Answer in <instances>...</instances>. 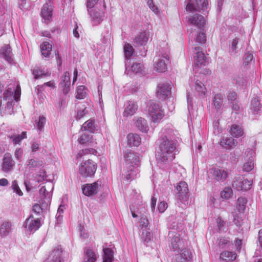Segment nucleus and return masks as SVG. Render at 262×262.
Here are the masks:
<instances>
[{
	"label": "nucleus",
	"mask_w": 262,
	"mask_h": 262,
	"mask_svg": "<svg viewBox=\"0 0 262 262\" xmlns=\"http://www.w3.org/2000/svg\"><path fill=\"white\" fill-rule=\"evenodd\" d=\"M247 200L245 198H239L236 202V208L239 212H243L246 208Z\"/></svg>",
	"instance_id": "obj_44"
},
{
	"label": "nucleus",
	"mask_w": 262,
	"mask_h": 262,
	"mask_svg": "<svg viewBox=\"0 0 262 262\" xmlns=\"http://www.w3.org/2000/svg\"><path fill=\"white\" fill-rule=\"evenodd\" d=\"M103 262H112L113 258V251L110 248L103 249Z\"/></svg>",
	"instance_id": "obj_46"
},
{
	"label": "nucleus",
	"mask_w": 262,
	"mask_h": 262,
	"mask_svg": "<svg viewBox=\"0 0 262 262\" xmlns=\"http://www.w3.org/2000/svg\"><path fill=\"white\" fill-rule=\"evenodd\" d=\"M188 22L197 27L200 30L204 27L205 23V18L201 15L196 14L188 19Z\"/></svg>",
	"instance_id": "obj_21"
},
{
	"label": "nucleus",
	"mask_w": 262,
	"mask_h": 262,
	"mask_svg": "<svg viewBox=\"0 0 262 262\" xmlns=\"http://www.w3.org/2000/svg\"><path fill=\"white\" fill-rule=\"evenodd\" d=\"M163 137L161 140H176L175 139V134L172 129L170 128H166L163 129L161 132Z\"/></svg>",
	"instance_id": "obj_36"
},
{
	"label": "nucleus",
	"mask_w": 262,
	"mask_h": 262,
	"mask_svg": "<svg viewBox=\"0 0 262 262\" xmlns=\"http://www.w3.org/2000/svg\"><path fill=\"white\" fill-rule=\"evenodd\" d=\"M252 181H249L243 177H238L233 182L232 186L238 191H247L250 189Z\"/></svg>",
	"instance_id": "obj_10"
},
{
	"label": "nucleus",
	"mask_w": 262,
	"mask_h": 262,
	"mask_svg": "<svg viewBox=\"0 0 262 262\" xmlns=\"http://www.w3.org/2000/svg\"><path fill=\"white\" fill-rule=\"evenodd\" d=\"M236 257L235 253L230 251H225L220 254V258L223 260H233Z\"/></svg>",
	"instance_id": "obj_45"
},
{
	"label": "nucleus",
	"mask_w": 262,
	"mask_h": 262,
	"mask_svg": "<svg viewBox=\"0 0 262 262\" xmlns=\"http://www.w3.org/2000/svg\"><path fill=\"white\" fill-rule=\"evenodd\" d=\"M52 45L49 41H45L40 45L41 55L45 57H48L51 54Z\"/></svg>",
	"instance_id": "obj_32"
},
{
	"label": "nucleus",
	"mask_w": 262,
	"mask_h": 262,
	"mask_svg": "<svg viewBox=\"0 0 262 262\" xmlns=\"http://www.w3.org/2000/svg\"><path fill=\"white\" fill-rule=\"evenodd\" d=\"M238 144L237 141L232 137H223L220 142V145L226 149L235 148Z\"/></svg>",
	"instance_id": "obj_20"
},
{
	"label": "nucleus",
	"mask_w": 262,
	"mask_h": 262,
	"mask_svg": "<svg viewBox=\"0 0 262 262\" xmlns=\"http://www.w3.org/2000/svg\"><path fill=\"white\" fill-rule=\"evenodd\" d=\"M136 201H133L132 204L130 205V210L132 213V215L134 218L137 217L138 215L136 212L140 214L141 212L139 211V207L142 204V198L140 195H136Z\"/></svg>",
	"instance_id": "obj_22"
},
{
	"label": "nucleus",
	"mask_w": 262,
	"mask_h": 262,
	"mask_svg": "<svg viewBox=\"0 0 262 262\" xmlns=\"http://www.w3.org/2000/svg\"><path fill=\"white\" fill-rule=\"evenodd\" d=\"M88 113V110L85 104H83L81 107H79L77 111V114L76 117L77 120L82 118L86 114Z\"/></svg>",
	"instance_id": "obj_51"
},
{
	"label": "nucleus",
	"mask_w": 262,
	"mask_h": 262,
	"mask_svg": "<svg viewBox=\"0 0 262 262\" xmlns=\"http://www.w3.org/2000/svg\"><path fill=\"white\" fill-rule=\"evenodd\" d=\"M195 88L199 95H202L205 94V88L204 85L199 81H196L195 83Z\"/></svg>",
	"instance_id": "obj_54"
},
{
	"label": "nucleus",
	"mask_w": 262,
	"mask_h": 262,
	"mask_svg": "<svg viewBox=\"0 0 262 262\" xmlns=\"http://www.w3.org/2000/svg\"><path fill=\"white\" fill-rule=\"evenodd\" d=\"M139 173V167H132L129 168L124 166V179L127 181H131L138 177Z\"/></svg>",
	"instance_id": "obj_18"
},
{
	"label": "nucleus",
	"mask_w": 262,
	"mask_h": 262,
	"mask_svg": "<svg viewBox=\"0 0 262 262\" xmlns=\"http://www.w3.org/2000/svg\"><path fill=\"white\" fill-rule=\"evenodd\" d=\"M209 173L216 181L224 182L228 177L227 170L220 167H213L209 169Z\"/></svg>",
	"instance_id": "obj_8"
},
{
	"label": "nucleus",
	"mask_w": 262,
	"mask_h": 262,
	"mask_svg": "<svg viewBox=\"0 0 262 262\" xmlns=\"http://www.w3.org/2000/svg\"><path fill=\"white\" fill-rule=\"evenodd\" d=\"M151 238V233L147 230H143L142 233V239L145 243H148Z\"/></svg>",
	"instance_id": "obj_57"
},
{
	"label": "nucleus",
	"mask_w": 262,
	"mask_h": 262,
	"mask_svg": "<svg viewBox=\"0 0 262 262\" xmlns=\"http://www.w3.org/2000/svg\"><path fill=\"white\" fill-rule=\"evenodd\" d=\"M171 84L170 82L161 83L157 88V96L161 99H165L170 95Z\"/></svg>",
	"instance_id": "obj_14"
},
{
	"label": "nucleus",
	"mask_w": 262,
	"mask_h": 262,
	"mask_svg": "<svg viewBox=\"0 0 262 262\" xmlns=\"http://www.w3.org/2000/svg\"><path fill=\"white\" fill-rule=\"evenodd\" d=\"M87 94V89L84 85H80L76 89V98L78 99L84 98Z\"/></svg>",
	"instance_id": "obj_43"
},
{
	"label": "nucleus",
	"mask_w": 262,
	"mask_h": 262,
	"mask_svg": "<svg viewBox=\"0 0 262 262\" xmlns=\"http://www.w3.org/2000/svg\"><path fill=\"white\" fill-rule=\"evenodd\" d=\"M89 14L91 18V20L94 25H97L101 23L103 20V12L102 11H97L95 10H89Z\"/></svg>",
	"instance_id": "obj_24"
},
{
	"label": "nucleus",
	"mask_w": 262,
	"mask_h": 262,
	"mask_svg": "<svg viewBox=\"0 0 262 262\" xmlns=\"http://www.w3.org/2000/svg\"><path fill=\"white\" fill-rule=\"evenodd\" d=\"M96 257L95 253L90 249H87L85 252V256L82 262H95Z\"/></svg>",
	"instance_id": "obj_42"
},
{
	"label": "nucleus",
	"mask_w": 262,
	"mask_h": 262,
	"mask_svg": "<svg viewBox=\"0 0 262 262\" xmlns=\"http://www.w3.org/2000/svg\"><path fill=\"white\" fill-rule=\"evenodd\" d=\"M15 161L10 153H6L4 155L2 164V169L6 173L11 172L15 166Z\"/></svg>",
	"instance_id": "obj_13"
},
{
	"label": "nucleus",
	"mask_w": 262,
	"mask_h": 262,
	"mask_svg": "<svg viewBox=\"0 0 262 262\" xmlns=\"http://www.w3.org/2000/svg\"><path fill=\"white\" fill-rule=\"evenodd\" d=\"M78 142L80 144H89L92 142V136L90 134L84 133L78 139Z\"/></svg>",
	"instance_id": "obj_40"
},
{
	"label": "nucleus",
	"mask_w": 262,
	"mask_h": 262,
	"mask_svg": "<svg viewBox=\"0 0 262 262\" xmlns=\"http://www.w3.org/2000/svg\"><path fill=\"white\" fill-rule=\"evenodd\" d=\"M261 108L259 99L258 97L254 98L251 103L250 110L253 113H257Z\"/></svg>",
	"instance_id": "obj_41"
},
{
	"label": "nucleus",
	"mask_w": 262,
	"mask_h": 262,
	"mask_svg": "<svg viewBox=\"0 0 262 262\" xmlns=\"http://www.w3.org/2000/svg\"><path fill=\"white\" fill-rule=\"evenodd\" d=\"M136 127L143 133H146L148 130V126L146 120L142 118H138L135 122Z\"/></svg>",
	"instance_id": "obj_35"
},
{
	"label": "nucleus",
	"mask_w": 262,
	"mask_h": 262,
	"mask_svg": "<svg viewBox=\"0 0 262 262\" xmlns=\"http://www.w3.org/2000/svg\"><path fill=\"white\" fill-rule=\"evenodd\" d=\"M96 130V125L95 122L92 119H90L85 122L81 127L80 130L89 131L91 133H94Z\"/></svg>",
	"instance_id": "obj_34"
},
{
	"label": "nucleus",
	"mask_w": 262,
	"mask_h": 262,
	"mask_svg": "<svg viewBox=\"0 0 262 262\" xmlns=\"http://www.w3.org/2000/svg\"><path fill=\"white\" fill-rule=\"evenodd\" d=\"M148 37V32H142L135 38L134 42L137 45L144 46L147 43Z\"/></svg>",
	"instance_id": "obj_29"
},
{
	"label": "nucleus",
	"mask_w": 262,
	"mask_h": 262,
	"mask_svg": "<svg viewBox=\"0 0 262 262\" xmlns=\"http://www.w3.org/2000/svg\"><path fill=\"white\" fill-rule=\"evenodd\" d=\"M224 97V96L222 94H216L214 96L212 103L217 111L220 110L222 108Z\"/></svg>",
	"instance_id": "obj_33"
},
{
	"label": "nucleus",
	"mask_w": 262,
	"mask_h": 262,
	"mask_svg": "<svg viewBox=\"0 0 262 262\" xmlns=\"http://www.w3.org/2000/svg\"><path fill=\"white\" fill-rule=\"evenodd\" d=\"M237 95L235 92H229L227 95V99L232 103L236 99Z\"/></svg>",
	"instance_id": "obj_63"
},
{
	"label": "nucleus",
	"mask_w": 262,
	"mask_h": 262,
	"mask_svg": "<svg viewBox=\"0 0 262 262\" xmlns=\"http://www.w3.org/2000/svg\"><path fill=\"white\" fill-rule=\"evenodd\" d=\"M62 253L61 248L57 247L54 249L50 254L48 262H61V256Z\"/></svg>",
	"instance_id": "obj_27"
},
{
	"label": "nucleus",
	"mask_w": 262,
	"mask_h": 262,
	"mask_svg": "<svg viewBox=\"0 0 262 262\" xmlns=\"http://www.w3.org/2000/svg\"><path fill=\"white\" fill-rule=\"evenodd\" d=\"M189 38H194L195 41L200 44L204 43L206 41L205 34L201 31L196 35L194 34V32H191L189 34Z\"/></svg>",
	"instance_id": "obj_38"
},
{
	"label": "nucleus",
	"mask_w": 262,
	"mask_h": 262,
	"mask_svg": "<svg viewBox=\"0 0 262 262\" xmlns=\"http://www.w3.org/2000/svg\"><path fill=\"white\" fill-rule=\"evenodd\" d=\"M125 167H139L140 165L139 157L138 154L132 152L130 150H126L124 155Z\"/></svg>",
	"instance_id": "obj_7"
},
{
	"label": "nucleus",
	"mask_w": 262,
	"mask_h": 262,
	"mask_svg": "<svg viewBox=\"0 0 262 262\" xmlns=\"http://www.w3.org/2000/svg\"><path fill=\"white\" fill-rule=\"evenodd\" d=\"M23 154V149L20 148H17L14 151V157L17 160H20Z\"/></svg>",
	"instance_id": "obj_62"
},
{
	"label": "nucleus",
	"mask_w": 262,
	"mask_h": 262,
	"mask_svg": "<svg viewBox=\"0 0 262 262\" xmlns=\"http://www.w3.org/2000/svg\"><path fill=\"white\" fill-rule=\"evenodd\" d=\"M53 6L51 0L45 4L41 10V16L45 21H48L51 19L52 16Z\"/></svg>",
	"instance_id": "obj_19"
},
{
	"label": "nucleus",
	"mask_w": 262,
	"mask_h": 262,
	"mask_svg": "<svg viewBox=\"0 0 262 262\" xmlns=\"http://www.w3.org/2000/svg\"><path fill=\"white\" fill-rule=\"evenodd\" d=\"M229 132L232 137L236 138L241 137L244 135L243 127L241 125L235 124L230 126Z\"/></svg>",
	"instance_id": "obj_26"
},
{
	"label": "nucleus",
	"mask_w": 262,
	"mask_h": 262,
	"mask_svg": "<svg viewBox=\"0 0 262 262\" xmlns=\"http://www.w3.org/2000/svg\"><path fill=\"white\" fill-rule=\"evenodd\" d=\"M130 68L133 72L141 73L144 69V66L140 63H135L132 64Z\"/></svg>",
	"instance_id": "obj_55"
},
{
	"label": "nucleus",
	"mask_w": 262,
	"mask_h": 262,
	"mask_svg": "<svg viewBox=\"0 0 262 262\" xmlns=\"http://www.w3.org/2000/svg\"><path fill=\"white\" fill-rule=\"evenodd\" d=\"M101 183L99 181L92 184H86L83 186L82 190L83 193L86 196H92L96 194L98 191Z\"/></svg>",
	"instance_id": "obj_15"
},
{
	"label": "nucleus",
	"mask_w": 262,
	"mask_h": 262,
	"mask_svg": "<svg viewBox=\"0 0 262 262\" xmlns=\"http://www.w3.org/2000/svg\"><path fill=\"white\" fill-rule=\"evenodd\" d=\"M96 169V164L91 160L83 161L79 166V173L83 178L94 176Z\"/></svg>",
	"instance_id": "obj_3"
},
{
	"label": "nucleus",
	"mask_w": 262,
	"mask_h": 262,
	"mask_svg": "<svg viewBox=\"0 0 262 262\" xmlns=\"http://www.w3.org/2000/svg\"><path fill=\"white\" fill-rule=\"evenodd\" d=\"M11 187L13 190V191L17 193L18 195L20 196L23 195V193L20 189L16 181L14 180L12 182Z\"/></svg>",
	"instance_id": "obj_59"
},
{
	"label": "nucleus",
	"mask_w": 262,
	"mask_h": 262,
	"mask_svg": "<svg viewBox=\"0 0 262 262\" xmlns=\"http://www.w3.org/2000/svg\"><path fill=\"white\" fill-rule=\"evenodd\" d=\"M0 57L4 58L9 63L13 61L12 50L8 45L3 46L0 51Z\"/></svg>",
	"instance_id": "obj_25"
},
{
	"label": "nucleus",
	"mask_w": 262,
	"mask_h": 262,
	"mask_svg": "<svg viewBox=\"0 0 262 262\" xmlns=\"http://www.w3.org/2000/svg\"><path fill=\"white\" fill-rule=\"evenodd\" d=\"M176 198L181 201H186L188 198V188L187 184L184 181L180 182L176 187Z\"/></svg>",
	"instance_id": "obj_9"
},
{
	"label": "nucleus",
	"mask_w": 262,
	"mask_h": 262,
	"mask_svg": "<svg viewBox=\"0 0 262 262\" xmlns=\"http://www.w3.org/2000/svg\"><path fill=\"white\" fill-rule=\"evenodd\" d=\"M127 143L130 146H138L141 142L140 137L135 134H129L127 136Z\"/></svg>",
	"instance_id": "obj_31"
},
{
	"label": "nucleus",
	"mask_w": 262,
	"mask_h": 262,
	"mask_svg": "<svg viewBox=\"0 0 262 262\" xmlns=\"http://www.w3.org/2000/svg\"><path fill=\"white\" fill-rule=\"evenodd\" d=\"M123 50L125 59L129 60L134 53L133 47L129 43H125L124 45Z\"/></svg>",
	"instance_id": "obj_39"
},
{
	"label": "nucleus",
	"mask_w": 262,
	"mask_h": 262,
	"mask_svg": "<svg viewBox=\"0 0 262 262\" xmlns=\"http://www.w3.org/2000/svg\"><path fill=\"white\" fill-rule=\"evenodd\" d=\"M238 42V39L237 37L233 39L231 42L229 48V52L231 55H234L237 53V45Z\"/></svg>",
	"instance_id": "obj_49"
},
{
	"label": "nucleus",
	"mask_w": 262,
	"mask_h": 262,
	"mask_svg": "<svg viewBox=\"0 0 262 262\" xmlns=\"http://www.w3.org/2000/svg\"><path fill=\"white\" fill-rule=\"evenodd\" d=\"M70 83L71 82L69 73L68 72H66L63 75L60 83L61 86L63 88V93L65 95L67 94L69 91Z\"/></svg>",
	"instance_id": "obj_28"
},
{
	"label": "nucleus",
	"mask_w": 262,
	"mask_h": 262,
	"mask_svg": "<svg viewBox=\"0 0 262 262\" xmlns=\"http://www.w3.org/2000/svg\"><path fill=\"white\" fill-rule=\"evenodd\" d=\"M97 152V151L94 148H86L84 149L80 150L77 156L78 158H80L84 155L88 154H93L95 155Z\"/></svg>",
	"instance_id": "obj_52"
},
{
	"label": "nucleus",
	"mask_w": 262,
	"mask_h": 262,
	"mask_svg": "<svg viewBox=\"0 0 262 262\" xmlns=\"http://www.w3.org/2000/svg\"><path fill=\"white\" fill-rule=\"evenodd\" d=\"M209 4L208 0H190L186 5V10L190 12H193L199 10L203 12L207 10Z\"/></svg>",
	"instance_id": "obj_5"
},
{
	"label": "nucleus",
	"mask_w": 262,
	"mask_h": 262,
	"mask_svg": "<svg viewBox=\"0 0 262 262\" xmlns=\"http://www.w3.org/2000/svg\"><path fill=\"white\" fill-rule=\"evenodd\" d=\"M13 94V90L11 88H8L4 93V98L5 100L9 99H12Z\"/></svg>",
	"instance_id": "obj_61"
},
{
	"label": "nucleus",
	"mask_w": 262,
	"mask_h": 262,
	"mask_svg": "<svg viewBox=\"0 0 262 262\" xmlns=\"http://www.w3.org/2000/svg\"><path fill=\"white\" fill-rule=\"evenodd\" d=\"M46 118L43 116H40L39 118V120L37 123V129L39 131L42 130V129L43 128L44 125L46 123Z\"/></svg>",
	"instance_id": "obj_58"
},
{
	"label": "nucleus",
	"mask_w": 262,
	"mask_h": 262,
	"mask_svg": "<svg viewBox=\"0 0 262 262\" xmlns=\"http://www.w3.org/2000/svg\"><path fill=\"white\" fill-rule=\"evenodd\" d=\"M148 114L152 121L159 122L164 116V112L158 103L151 102L148 106Z\"/></svg>",
	"instance_id": "obj_6"
},
{
	"label": "nucleus",
	"mask_w": 262,
	"mask_h": 262,
	"mask_svg": "<svg viewBox=\"0 0 262 262\" xmlns=\"http://www.w3.org/2000/svg\"><path fill=\"white\" fill-rule=\"evenodd\" d=\"M168 50H160L154 58L155 68L157 71L164 72L167 69V66L169 62Z\"/></svg>",
	"instance_id": "obj_2"
},
{
	"label": "nucleus",
	"mask_w": 262,
	"mask_h": 262,
	"mask_svg": "<svg viewBox=\"0 0 262 262\" xmlns=\"http://www.w3.org/2000/svg\"><path fill=\"white\" fill-rule=\"evenodd\" d=\"M41 205L38 204H35L32 207V211L38 215L43 210L47 209L48 207H44L43 206L41 201H40Z\"/></svg>",
	"instance_id": "obj_53"
},
{
	"label": "nucleus",
	"mask_w": 262,
	"mask_h": 262,
	"mask_svg": "<svg viewBox=\"0 0 262 262\" xmlns=\"http://www.w3.org/2000/svg\"><path fill=\"white\" fill-rule=\"evenodd\" d=\"M189 261L190 260L188 259H185V258H183L179 253L176 255L174 262H189Z\"/></svg>",
	"instance_id": "obj_64"
},
{
	"label": "nucleus",
	"mask_w": 262,
	"mask_h": 262,
	"mask_svg": "<svg viewBox=\"0 0 262 262\" xmlns=\"http://www.w3.org/2000/svg\"><path fill=\"white\" fill-rule=\"evenodd\" d=\"M138 110V105L132 101H128L125 106L123 113L124 117H131Z\"/></svg>",
	"instance_id": "obj_23"
},
{
	"label": "nucleus",
	"mask_w": 262,
	"mask_h": 262,
	"mask_svg": "<svg viewBox=\"0 0 262 262\" xmlns=\"http://www.w3.org/2000/svg\"><path fill=\"white\" fill-rule=\"evenodd\" d=\"M177 146V140H160L157 157L158 162L166 164L171 162L175 158L174 150Z\"/></svg>",
	"instance_id": "obj_1"
},
{
	"label": "nucleus",
	"mask_w": 262,
	"mask_h": 262,
	"mask_svg": "<svg viewBox=\"0 0 262 262\" xmlns=\"http://www.w3.org/2000/svg\"><path fill=\"white\" fill-rule=\"evenodd\" d=\"M179 252L185 259L190 260L191 258V253L188 249L183 248L182 250L180 249Z\"/></svg>",
	"instance_id": "obj_56"
},
{
	"label": "nucleus",
	"mask_w": 262,
	"mask_h": 262,
	"mask_svg": "<svg viewBox=\"0 0 262 262\" xmlns=\"http://www.w3.org/2000/svg\"><path fill=\"white\" fill-rule=\"evenodd\" d=\"M53 189V184L51 182H49L46 185L42 186L39 190V194L41 197L40 201L44 207H48L50 204L51 191Z\"/></svg>",
	"instance_id": "obj_4"
},
{
	"label": "nucleus",
	"mask_w": 262,
	"mask_h": 262,
	"mask_svg": "<svg viewBox=\"0 0 262 262\" xmlns=\"http://www.w3.org/2000/svg\"><path fill=\"white\" fill-rule=\"evenodd\" d=\"M12 224L11 222L5 221L0 226V236L5 237L11 232Z\"/></svg>",
	"instance_id": "obj_30"
},
{
	"label": "nucleus",
	"mask_w": 262,
	"mask_h": 262,
	"mask_svg": "<svg viewBox=\"0 0 262 262\" xmlns=\"http://www.w3.org/2000/svg\"><path fill=\"white\" fill-rule=\"evenodd\" d=\"M147 5L149 8L157 15H160L162 12L159 7L153 2V0H148Z\"/></svg>",
	"instance_id": "obj_47"
},
{
	"label": "nucleus",
	"mask_w": 262,
	"mask_h": 262,
	"mask_svg": "<svg viewBox=\"0 0 262 262\" xmlns=\"http://www.w3.org/2000/svg\"><path fill=\"white\" fill-rule=\"evenodd\" d=\"M40 225V220L38 218L34 219L32 215H30L29 217L26 220L24 224L25 228L30 232L36 231Z\"/></svg>",
	"instance_id": "obj_16"
},
{
	"label": "nucleus",
	"mask_w": 262,
	"mask_h": 262,
	"mask_svg": "<svg viewBox=\"0 0 262 262\" xmlns=\"http://www.w3.org/2000/svg\"><path fill=\"white\" fill-rule=\"evenodd\" d=\"M42 162L38 161L32 159L27 162V168L30 169L36 167H39L42 165Z\"/></svg>",
	"instance_id": "obj_50"
},
{
	"label": "nucleus",
	"mask_w": 262,
	"mask_h": 262,
	"mask_svg": "<svg viewBox=\"0 0 262 262\" xmlns=\"http://www.w3.org/2000/svg\"><path fill=\"white\" fill-rule=\"evenodd\" d=\"M233 195V191L231 187H227L221 192V197L223 199L228 200Z\"/></svg>",
	"instance_id": "obj_48"
},
{
	"label": "nucleus",
	"mask_w": 262,
	"mask_h": 262,
	"mask_svg": "<svg viewBox=\"0 0 262 262\" xmlns=\"http://www.w3.org/2000/svg\"><path fill=\"white\" fill-rule=\"evenodd\" d=\"M246 162L243 166L244 171L249 172L251 171L254 167V158L255 152L252 149H247L245 152Z\"/></svg>",
	"instance_id": "obj_12"
},
{
	"label": "nucleus",
	"mask_w": 262,
	"mask_h": 262,
	"mask_svg": "<svg viewBox=\"0 0 262 262\" xmlns=\"http://www.w3.org/2000/svg\"><path fill=\"white\" fill-rule=\"evenodd\" d=\"M170 239L169 247L173 251L179 252L183 247V242L181 240L180 235L177 233L171 232L169 233Z\"/></svg>",
	"instance_id": "obj_11"
},
{
	"label": "nucleus",
	"mask_w": 262,
	"mask_h": 262,
	"mask_svg": "<svg viewBox=\"0 0 262 262\" xmlns=\"http://www.w3.org/2000/svg\"><path fill=\"white\" fill-rule=\"evenodd\" d=\"M192 46L193 58L196 64L205 65L206 59L202 49L201 47L194 46V45Z\"/></svg>",
	"instance_id": "obj_17"
},
{
	"label": "nucleus",
	"mask_w": 262,
	"mask_h": 262,
	"mask_svg": "<svg viewBox=\"0 0 262 262\" xmlns=\"http://www.w3.org/2000/svg\"><path fill=\"white\" fill-rule=\"evenodd\" d=\"M9 138L11 140L12 142L14 144H20L21 141L27 138V133L26 132H23L20 135L14 134L11 136H9Z\"/></svg>",
	"instance_id": "obj_37"
},
{
	"label": "nucleus",
	"mask_w": 262,
	"mask_h": 262,
	"mask_svg": "<svg viewBox=\"0 0 262 262\" xmlns=\"http://www.w3.org/2000/svg\"><path fill=\"white\" fill-rule=\"evenodd\" d=\"M229 242L228 238L221 237L217 240V244L222 248H224L225 246Z\"/></svg>",
	"instance_id": "obj_60"
}]
</instances>
